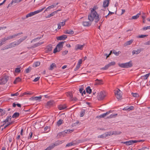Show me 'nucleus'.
Segmentation results:
<instances>
[{"instance_id":"f3484780","label":"nucleus","mask_w":150,"mask_h":150,"mask_svg":"<svg viewBox=\"0 0 150 150\" xmlns=\"http://www.w3.org/2000/svg\"><path fill=\"white\" fill-rule=\"evenodd\" d=\"M141 15V12H139V13H137L136 15L132 16V17L131 19H136L139 17V16Z\"/></svg>"},{"instance_id":"4468645a","label":"nucleus","mask_w":150,"mask_h":150,"mask_svg":"<svg viewBox=\"0 0 150 150\" xmlns=\"http://www.w3.org/2000/svg\"><path fill=\"white\" fill-rule=\"evenodd\" d=\"M110 0H105L103 3V6L104 8L108 7L109 4Z\"/></svg>"},{"instance_id":"8fccbe9b","label":"nucleus","mask_w":150,"mask_h":150,"mask_svg":"<svg viewBox=\"0 0 150 150\" xmlns=\"http://www.w3.org/2000/svg\"><path fill=\"white\" fill-rule=\"evenodd\" d=\"M74 145V144L72 142H70L68 143L66 145V147H69Z\"/></svg>"},{"instance_id":"58836bf2","label":"nucleus","mask_w":150,"mask_h":150,"mask_svg":"<svg viewBox=\"0 0 150 150\" xmlns=\"http://www.w3.org/2000/svg\"><path fill=\"white\" fill-rule=\"evenodd\" d=\"M148 35H141L137 36V37L138 38H143L147 37Z\"/></svg>"},{"instance_id":"412c9836","label":"nucleus","mask_w":150,"mask_h":150,"mask_svg":"<svg viewBox=\"0 0 150 150\" xmlns=\"http://www.w3.org/2000/svg\"><path fill=\"white\" fill-rule=\"evenodd\" d=\"M18 0H12L11 2L8 4L7 7L8 8L10 6H11V5L13 3H18Z\"/></svg>"},{"instance_id":"6e6552de","label":"nucleus","mask_w":150,"mask_h":150,"mask_svg":"<svg viewBox=\"0 0 150 150\" xmlns=\"http://www.w3.org/2000/svg\"><path fill=\"white\" fill-rule=\"evenodd\" d=\"M21 35V34L19 33V35ZM27 36L25 35L20 36H19V38H20L19 39V43L25 40L27 38Z\"/></svg>"},{"instance_id":"de8ad7c7","label":"nucleus","mask_w":150,"mask_h":150,"mask_svg":"<svg viewBox=\"0 0 150 150\" xmlns=\"http://www.w3.org/2000/svg\"><path fill=\"white\" fill-rule=\"evenodd\" d=\"M115 64V62H112L109 63L108 64L109 67H110L114 65Z\"/></svg>"},{"instance_id":"473e14b6","label":"nucleus","mask_w":150,"mask_h":150,"mask_svg":"<svg viewBox=\"0 0 150 150\" xmlns=\"http://www.w3.org/2000/svg\"><path fill=\"white\" fill-rule=\"evenodd\" d=\"M63 142V141H60L59 140L58 141L55 143H54V144H55V146H57V145H59V144H61Z\"/></svg>"},{"instance_id":"dca6fc26","label":"nucleus","mask_w":150,"mask_h":150,"mask_svg":"<svg viewBox=\"0 0 150 150\" xmlns=\"http://www.w3.org/2000/svg\"><path fill=\"white\" fill-rule=\"evenodd\" d=\"M91 24V23L90 21H83L82 24L84 26H89Z\"/></svg>"},{"instance_id":"0eeeda50","label":"nucleus","mask_w":150,"mask_h":150,"mask_svg":"<svg viewBox=\"0 0 150 150\" xmlns=\"http://www.w3.org/2000/svg\"><path fill=\"white\" fill-rule=\"evenodd\" d=\"M115 96L118 99H120L122 98V92L119 89H118L115 92Z\"/></svg>"},{"instance_id":"69168bd1","label":"nucleus","mask_w":150,"mask_h":150,"mask_svg":"<svg viewBox=\"0 0 150 150\" xmlns=\"http://www.w3.org/2000/svg\"><path fill=\"white\" fill-rule=\"evenodd\" d=\"M82 60L81 59H79L78 62L77 64L80 65V64L82 63Z\"/></svg>"},{"instance_id":"bb28decb","label":"nucleus","mask_w":150,"mask_h":150,"mask_svg":"<svg viewBox=\"0 0 150 150\" xmlns=\"http://www.w3.org/2000/svg\"><path fill=\"white\" fill-rule=\"evenodd\" d=\"M133 41V40H131L127 42L125 44V46H128L132 44Z\"/></svg>"},{"instance_id":"f03ea898","label":"nucleus","mask_w":150,"mask_h":150,"mask_svg":"<svg viewBox=\"0 0 150 150\" xmlns=\"http://www.w3.org/2000/svg\"><path fill=\"white\" fill-rule=\"evenodd\" d=\"M118 65L120 67L125 68H128L132 67L133 66V64L132 61L125 63L119 64Z\"/></svg>"},{"instance_id":"bf43d9fd","label":"nucleus","mask_w":150,"mask_h":150,"mask_svg":"<svg viewBox=\"0 0 150 150\" xmlns=\"http://www.w3.org/2000/svg\"><path fill=\"white\" fill-rule=\"evenodd\" d=\"M33 134V132H30L29 134L28 139H31L32 137Z\"/></svg>"},{"instance_id":"a878e982","label":"nucleus","mask_w":150,"mask_h":150,"mask_svg":"<svg viewBox=\"0 0 150 150\" xmlns=\"http://www.w3.org/2000/svg\"><path fill=\"white\" fill-rule=\"evenodd\" d=\"M44 43V42H39L38 43L35 44L33 46L34 47H36L39 46Z\"/></svg>"},{"instance_id":"79ce46f5","label":"nucleus","mask_w":150,"mask_h":150,"mask_svg":"<svg viewBox=\"0 0 150 150\" xmlns=\"http://www.w3.org/2000/svg\"><path fill=\"white\" fill-rule=\"evenodd\" d=\"M40 62H35L34 64V65L35 67H37L40 65Z\"/></svg>"},{"instance_id":"f257e3e1","label":"nucleus","mask_w":150,"mask_h":150,"mask_svg":"<svg viewBox=\"0 0 150 150\" xmlns=\"http://www.w3.org/2000/svg\"><path fill=\"white\" fill-rule=\"evenodd\" d=\"M96 9L95 6L91 10V13L88 16V19L90 21H92L95 20V22L97 23L99 19L98 15L95 11Z\"/></svg>"},{"instance_id":"864d4df0","label":"nucleus","mask_w":150,"mask_h":150,"mask_svg":"<svg viewBox=\"0 0 150 150\" xmlns=\"http://www.w3.org/2000/svg\"><path fill=\"white\" fill-rule=\"evenodd\" d=\"M19 81V77L16 78V79L13 81V83L16 84L17 82Z\"/></svg>"},{"instance_id":"9b49d317","label":"nucleus","mask_w":150,"mask_h":150,"mask_svg":"<svg viewBox=\"0 0 150 150\" xmlns=\"http://www.w3.org/2000/svg\"><path fill=\"white\" fill-rule=\"evenodd\" d=\"M60 42L57 45L56 47L58 49H60V51L62 50V48L63 47V44H64L65 42Z\"/></svg>"},{"instance_id":"c756f323","label":"nucleus","mask_w":150,"mask_h":150,"mask_svg":"<svg viewBox=\"0 0 150 150\" xmlns=\"http://www.w3.org/2000/svg\"><path fill=\"white\" fill-rule=\"evenodd\" d=\"M67 95L68 97H69V98L70 100L73 96L72 93L71 92H67Z\"/></svg>"},{"instance_id":"7c9ffc66","label":"nucleus","mask_w":150,"mask_h":150,"mask_svg":"<svg viewBox=\"0 0 150 150\" xmlns=\"http://www.w3.org/2000/svg\"><path fill=\"white\" fill-rule=\"evenodd\" d=\"M53 101L50 100L47 102V105L48 106H52L53 104Z\"/></svg>"},{"instance_id":"cd10ccee","label":"nucleus","mask_w":150,"mask_h":150,"mask_svg":"<svg viewBox=\"0 0 150 150\" xmlns=\"http://www.w3.org/2000/svg\"><path fill=\"white\" fill-rule=\"evenodd\" d=\"M42 98V97H35L33 98L32 100H40Z\"/></svg>"},{"instance_id":"2f4dec72","label":"nucleus","mask_w":150,"mask_h":150,"mask_svg":"<svg viewBox=\"0 0 150 150\" xmlns=\"http://www.w3.org/2000/svg\"><path fill=\"white\" fill-rule=\"evenodd\" d=\"M26 129L25 127H22L20 132V134L21 136H23V131H25Z\"/></svg>"},{"instance_id":"4d7b16f0","label":"nucleus","mask_w":150,"mask_h":150,"mask_svg":"<svg viewBox=\"0 0 150 150\" xmlns=\"http://www.w3.org/2000/svg\"><path fill=\"white\" fill-rule=\"evenodd\" d=\"M19 95V93L18 92H16L15 93H12L11 94V96H18Z\"/></svg>"},{"instance_id":"0e129e2a","label":"nucleus","mask_w":150,"mask_h":150,"mask_svg":"<svg viewBox=\"0 0 150 150\" xmlns=\"http://www.w3.org/2000/svg\"><path fill=\"white\" fill-rule=\"evenodd\" d=\"M113 53L116 55H118L119 54L118 52H117L115 50H113Z\"/></svg>"},{"instance_id":"4c0bfd02","label":"nucleus","mask_w":150,"mask_h":150,"mask_svg":"<svg viewBox=\"0 0 150 150\" xmlns=\"http://www.w3.org/2000/svg\"><path fill=\"white\" fill-rule=\"evenodd\" d=\"M16 45V44L15 42H13L12 43H11L9 44V48L14 47H15Z\"/></svg>"},{"instance_id":"c85d7f7f","label":"nucleus","mask_w":150,"mask_h":150,"mask_svg":"<svg viewBox=\"0 0 150 150\" xmlns=\"http://www.w3.org/2000/svg\"><path fill=\"white\" fill-rule=\"evenodd\" d=\"M87 93L90 94L91 93L92 90L91 89L90 86L87 87L86 89Z\"/></svg>"},{"instance_id":"aec40b11","label":"nucleus","mask_w":150,"mask_h":150,"mask_svg":"<svg viewBox=\"0 0 150 150\" xmlns=\"http://www.w3.org/2000/svg\"><path fill=\"white\" fill-rule=\"evenodd\" d=\"M64 33L65 34L72 35L74 33V32L72 30L69 29L66 30L65 31Z\"/></svg>"},{"instance_id":"6e6d98bb","label":"nucleus","mask_w":150,"mask_h":150,"mask_svg":"<svg viewBox=\"0 0 150 150\" xmlns=\"http://www.w3.org/2000/svg\"><path fill=\"white\" fill-rule=\"evenodd\" d=\"M59 24L62 26H64L65 24V21L63 22H60Z\"/></svg>"},{"instance_id":"338daca9","label":"nucleus","mask_w":150,"mask_h":150,"mask_svg":"<svg viewBox=\"0 0 150 150\" xmlns=\"http://www.w3.org/2000/svg\"><path fill=\"white\" fill-rule=\"evenodd\" d=\"M134 107L133 106H130L129 108H128V110H132L134 109Z\"/></svg>"},{"instance_id":"a211bd4d","label":"nucleus","mask_w":150,"mask_h":150,"mask_svg":"<svg viewBox=\"0 0 150 150\" xmlns=\"http://www.w3.org/2000/svg\"><path fill=\"white\" fill-rule=\"evenodd\" d=\"M67 108V106L66 105H60L58 106V109L60 110H62Z\"/></svg>"},{"instance_id":"5fc2aeb1","label":"nucleus","mask_w":150,"mask_h":150,"mask_svg":"<svg viewBox=\"0 0 150 150\" xmlns=\"http://www.w3.org/2000/svg\"><path fill=\"white\" fill-rule=\"evenodd\" d=\"M104 133L101 135H99L98 136V138H105V136H104Z\"/></svg>"},{"instance_id":"39448f33","label":"nucleus","mask_w":150,"mask_h":150,"mask_svg":"<svg viewBox=\"0 0 150 150\" xmlns=\"http://www.w3.org/2000/svg\"><path fill=\"white\" fill-rule=\"evenodd\" d=\"M18 35V34H17L12 35L8 36L7 37V38H4L2 39L1 43H2V45H3L5 43V42L7 40L14 38Z\"/></svg>"},{"instance_id":"37998d69","label":"nucleus","mask_w":150,"mask_h":150,"mask_svg":"<svg viewBox=\"0 0 150 150\" xmlns=\"http://www.w3.org/2000/svg\"><path fill=\"white\" fill-rule=\"evenodd\" d=\"M60 51V49H58V48L56 47V48L54 50L53 53H56Z\"/></svg>"},{"instance_id":"603ef678","label":"nucleus","mask_w":150,"mask_h":150,"mask_svg":"<svg viewBox=\"0 0 150 150\" xmlns=\"http://www.w3.org/2000/svg\"><path fill=\"white\" fill-rule=\"evenodd\" d=\"M80 66V65H79V64H77L76 68L74 69V71H76L79 68Z\"/></svg>"},{"instance_id":"774afa93","label":"nucleus","mask_w":150,"mask_h":150,"mask_svg":"<svg viewBox=\"0 0 150 150\" xmlns=\"http://www.w3.org/2000/svg\"><path fill=\"white\" fill-rule=\"evenodd\" d=\"M8 141L10 142H11L12 141V138L11 137H9L8 138Z\"/></svg>"},{"instance_id":"6ab92c4d","label":"nucleus","mask_w":150,"mask_h":150,"mask_svg":"<svg viewBox=\"0 0 150 150\" xmlns=\"http://www.w3.org/2000/svg\"><path fill=\"white\" fill-rule=\"evenodd\" d=\"M105 138L111 135H112L114 134V133L113 132H108L104 133Z\"/></svg>"},{"instance_id":"5701e85b","label":"nucleus","mask_w":150,"mask_h":150,"mask_svg":"<svg viewBox=\"0 0 150 150\" xmlns=\"http://www.w3.org/2000/svg\"><path fill=\"white\" fill-rule=\"evenodd\" d=\"M150 74L148 73L145 75L141 76L142 79L144 80L147 79L148 77L149 76Z\"/></svg>"},{"instance_id":"13d9d810","label":"nucleus","mask_w":150,"mask_h":150,"mask_svg":"<svg viewBox=\"0 0 150 150\" xmlns=\"http://www.w3.org/2000/svg\"><path fill=\"white\" fill-rule=\"evenodd\" d=\"M28 93H27L26 92H24V93H21L20 94V95H19V97H22V96H24L25 95H27L28 94Z\"/></svg>"},{"instance_id":"a18cd8bd","label":"nucleus","mask_w":150,"mask_h":150,"mask_svg":"<svg viewBox=\"0 0 150 150\" xmlns=\"http://www.w3.org/2000/svg\"><path fill=\"white\" fill-rule=\"evenodd\" d=\"M127 146L130 145L132 144L131 141L129 140V141H126L125 142Z\"/></svg>"},{"instance_id":"c03bdc74","label":"nucleus","mask_w":150,"mask_h":150,"mask_svg":"<svg viewBox=\"0 0 150 150\" xmlns=\"http://www.w3.org/2000/svg\"><path fill=\"white\" fill-rule=\"evenodd\" d=\"M70 100L72 101H76L77 100V99L76 97H73V96L70 99Z\"/></svg>"},{"instance_id":"e433bc0d","label":"nucleus","mask_w":150,"mask_h":150,"mask_svg":"<svg viewBox=\"0 0 150 150\" xmlns=\"http://www.w3.org/2000/svg\"><path fill=\"white\" fill-rule=\"evenodd\" d=\"M19 116V112H15L12 115V117L13 118L18 117Z\"/></svg>"},{"instance_id":"4be33fe9","label":"nucleus","mask_w":150,"mask_h":150,"mask_svg":"<svg viewBox=\"0 0 150 150\" xmlns=\"http://www.w3.org/2000/svg\"><path fill=\"white\" fill-rule=\"evenodd\" d=\"M56 65L55 63H52L50 66V67L49 69L50 70H52L54 68L56 67Z\"/></svg>"},{"instance_id":"b1692460","label":"nucleus","mask_w":150,"mask_h":150,"mask_svg":"<svg viewBox=\"0 0 150 150\" xmlns=\"http://www.w3.org/2000/svg\"><path fill=\"white\" fill-rule=\"evenodd\" d=\"M52 47L51 45H49L47 46L46 50L47 52H50L52 50Z\"/></svg>"},{"instance_id":"680f3d73","label":"nucleus","mask_w":150,"mask_h":150,"mask_svg":"<svg viewBox=\"0 0 150 150\" xmlns=\"http://www.w3.org/2000/svg\"><path fill=\"white\" fill-rule=\"evenodd\" d=\"M68 50H65L62 52V54L63 55H65V54H67L68 52Z\"/></svg>"},{"instance_id":"f704fd0d","label":"nucleus","mask_w":150,"mask_h":150,"mask_svg":"<svg viewBox=\"0 0 150 150\" xmlns=\"http://www.w3.org/2000/svg\"><path fill=\"white\" fill-rule=\"evenodd\" d=\"M64 132H60L59 133L57 134V137L58 138H59L60 137H61V136H64Z\"/></svg>"},{"instance_id":"9d476101","label":"nucleus","mask_w":150,"mask_h":150,"mask_svg":"<svg viewBox=\"0 0 150 150\" xmlns=\"http://www.w3.org/2000/svg\"><path fill=\"white\" fill-rule=\"evenodd\" d=\"M84 45H81L80 44H77L75 45V49L76 50H82L84 46Z\"/></svg>"},{"instance_id":"a19ab883","label":"nucleus","mask_w":150,"mask_h":150,"mask_svg":"<svg viewBox=\"0 0 150 150\" xmlns=\"http://www.w3.org/2000/svg\"><path fill=\"white\" fill-rule=\"evenodd\" d=\"M54 6L53 5H52L50 6H48L45 10V11H47L48 10L50 9L51 8H54Z\"/></svg>"},{"instance_id":"c9c22d12","label":"nucleus","mask_w":150,"mask_h":150,"mask_svg":"<svg viewBox=\"0 0 150 150\" xmlns=\"http://www.w3.org/2000/svg\"><path fill=\"white\" fill-rule=\"evenodd\" d=\"M11 116L7 117L6 119L4 121V122L6 123V122H8L9 120H11Z\"/></svg>"},{"instance_id":"49530a36","label":"nucleus","mask_w":150,"mask_h":150,"mask_svg":"<svg viewBox=\"0 0 150 150\" xmlns=\"http://www.w3.org/2000/svg\"><path fill=\"white\" fill-rule=\"evenodd\" d=\"M31 68L30 67H29L25 70L26 73H29L31 70Z\"/></svg>"},{"instance_id":"393cba45","label":"nucleus","mask_w":150,"mask_h":150,"mask_svg":"<svg viewBox=\"0 0 150 150\" xmlns=\"http://www.w3.org/2000/svg\"><path fill=\"white\" fill-rule=\"evenodd\" d=\"M63 120L62 119H59L58 121L57 122V124L58 126H60L63 123Z\"/></svg>"},{"instance_id":"ddd939ff","label":"nucleus","mask_w":150,"mask_h":150,"mask_svg":"<svg viewBox=\"0 0 150 150\" xmlns=\"http://www.w3.org/2000/svg\"><path fill=\"white\" fill-rule=\"evenodd\" d=\"M103 81L102 80L97 79L95 81V85H102L103 84Z\"/></svg>"},{"instance_id":"20e7f679","label":"nucleus","mask_w":150,"mask_h":150,"mask_svg":"<svg viewBox=\"0 0 150 150\" xmlns=\"http://www.w3.org/2000/svg\"><path fill=\"white\" fill-rule=\"evenodd\" d=\"M45 8H42L39 10L35 11L33 12H30V13H29L28 14H27L26 16L25 17L26 18H28L29 17L32 16L36 14H37L38 13H39L42 12L43 11V10Z\"/></svg>"},{"instance_id":"3c124183","label":"nucleus","mask_w":150,"mask_h":150,"mask_svg":"<svg viewBox=\"0 0 150 150\" xmlns=\"http://www.w3.org/2000/svg\"><path fill=\"white\" fill-rule=\"evenodd\" d=\"M131 94L134 97H137L139 96V95L137 93H132Z\"/></svg>"},{"instance_id":"72a5a7b5","label":"nucleus","mask_w":150,"mask_h":150,"mask_svg":"<svg viewBox=\"0 0 150 150\" xmlns=\"http://www.w3.org/2000/svg\"><path fill=\"white\" fill-rule=\"evenodd\" d=\"M56 13V11H54V12H52V13H51V14L48 15L47 16V17H46V18H50L52 16H54Z\"/></svg>"},{"instance_id":"09e8293b","label":"nucleus","mask_w":150,"mask_h":150,"mask_svg":"<svg viewBox=\"0 0 150 150\" xmlns=\"http://www.w3.org/2000/svg\"><path fill=\"white\" fill-rule=\"evenodd\" d=\"M109 67L108 64L106 65L104 67L102 68L101 69L103 70H105L107 69Z\"/></svg>"},{"instance_id":"ea45409f","label":"nucleus","mask_w":150,"mask_h":150,"mask_svg":"<svg viewBox=\"0 0 150 150\" xmlns=\"http://www.w3.org/2000/svg\"><path fill=\"white\" fill-rule=\"evenodd\" d=\"M85 112V110H82L80 113V116L81 117H82L84 115Z\"/></svg>"},{"instance_id":"1a4fd4ad","label":"nucleus","mask_w":150,"mask_h":150,"mask_svg":"<svg viewBox=\"0 0 150 150\" xmlns=\"http://www.w3.org/2000/svg\"><path fill=\"white\" fill-rule=\"evenodd\" d=\"M143 50V49H138L137 50H133L132 52V54L133 55L134 54H139Z\"/></svg>"},{"instance_id":"2eb2a0df","label":"nucleus","mask_w":150,"mask_h":150,"mask_svg":"<svg viewBox=\"0 0 150 150\" xmlns=\"http://www.w3.org/2000/svg\"><path fill=\"white\" fill-rule=\"evenodd\" d=\"M55 146V145L54 143H52L44 150H51Z\"/></svg>"},{"instance_id":"7ed1b4c3","label":"nucleus","mask_w":150,"mask_h":150,"mask_svg":"<svg viewBox=\"0 0 150 150\" xmlns=\"http://www.w3.org/2000/svg\"><path fill=\"white\" fill-rule=\"evenodd\" d=\"M9 79V77L6 75H3L0 77V84H5Z\"/></svg>"},{"instance_id":"e2e57ef3","label":"nucleus","mask_w":150,"mask_h":150,"mask_svg":"<svg viewBox=\"0 0 150 150\" xmlns=\"http://www.w3.org/2000/svg\"><path fill=\"white\" fill-rule=\"evenodd\" d=\"M150 29V26H147L146 27H144L143 28V29L144 30H146L148 29Z\"/></svg>"},{"instance_id":"f8f14e48","label":"nucleus","mask_w":150,"mask_h":150,"mask_svg":"<svg viewBox=\"0 0 150 150\" xmlns=\"http://www.w3.org/2000/svg\"><path fill=\"white\" fill-rule=\"evenodd\" d=\"M67 36L66 35H62L60 36L57 38V40H64L67 38Z\"/></svg>"},{"instance_id":"423d86ee","label":"nucleus","mask_w":150,"mask_h":150,"mask_svg":"<svg viewBox=\"0 0 150 150\" xmlns=\"http://www.w3.org/2000/svg\"><path fill=\"white\" fill-rule=\"evenodd\" d=\"M106 96L105 93L104 91L100 92L97 96V99L99 100H103Z\"/></svg>"},{"instance_id":"052dcab7","label":"nucleus","mask_w":150,"mask_h":150,"mask_svg":"<svg viewBox=\"0 0 150 150\" xmlns=\"http://www.w3.org/2000/svg\"><path fill=\"white\" fill-rule=\"evenodd\" d=\"M40 77H38L36 78H35L33 80V81L34 82H36L38 81L40 79Z\"/></svg>"}]
</instances>
